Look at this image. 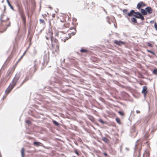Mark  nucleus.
I'll return each mask as SVG.
<instances>
[{"instance_id": "obj_30", "label": "nucleus", "mask_w": 157, "mask_h": 157, "mask_svg": "<svg viewBox=\"0 0 157 157\" xmlns=\"http://www.w3.org/2000/svg\"><path fill=\"white\" fill-rule=\"evenodd\" d=\"M40 23L44 24H45V23L44 20L43 19H40Z\"/></svg>"}, {"instance_id": "obj_31", "label": "nucleus", "mask_w": 157, "mask_h": 157, "mask_svg": "<svg viewBox=\"0 0 157 157\" xmlns=\"http://www.w3.org/2000/svg\"><path fill=\"white\" fill-rule=\"evenodd\" d=\"M98 121L102 124L104 123V122L101 119H99Z\"/></svg>"}, {"instance_id": "obj_27", "label": "nucleus", "mask_w": 157, "mask_h": 157, "mask_svg": "<svg viewBox=\"0 0 157 157\" xmlns=\"http://www.w3.org/2000/svg\"><path fill=\"white\" fill-rule=\"evenodd\" d=\"M74 152L75 153H76L77 155H79V154L77 150L76 149H75L74 151Z\"/></svg>"}, {"instance_id": "obj_19", "label": "nucleus", "mask_w": 157, "mask_h": 157, "mask_svg": "<svg viewBox=\"0 0 157 157\" xmlns=\"http://www.w3.org/2000/svg\"><path fill=\"white\" fill-rule=\"evenodd\" d=\"M131 20L132 22L135 23H137V20L134 17H132L131 19Z\"/></svg>"}, {"instance_id": "obj_43", "label": "nucleus", "mask_w": 157, "mask_h": 157, "mask_svg": "<svg viewBox=\"0 0 157 157\" xmlns=\"http://www.w3.org/2000/svg\"><path fill=\"white\" fill-rule=\"evenodd\" d=\"M151 22H154V21H151Z\"/></svg>"}, {"instance_id": "obj_32", "label": "nucleus", "mask_w": 157, "mask_h": 157, "mask_svg": "<svg viewBox=\"0 0 157 157\" xmlns=\"http://www.w3.org/2000/svg\"><path fill=\"white\" fill-rule=\"evenodd\" d=\"M118 113L122 116H123L124 115V113L121 111H119Z\"/></svg>"}, {"instance_id": "obj_15", "label": "nucleus", "mask_w": 157, "mask_h": 157, "mask_svg": "<svg viewBox=\"0 0 157 157\" xmlns=\"http://www.w3.org/2000/svg\"><path fill=\"white\" fill-rule=\"evenodd\" d=\"M136 12H135L134 10H131L130 12L128 14V16L129 17H131L132 16H133L134 15V13L135 14V13Z\"/></svg>"}, {"instance_id": "obj_37", "label": "nucleus", "mask_w": 157, "mask_h": 157, "mask_svg": "<svg viewBox=\"0 0 157 157\" xmlns=\"http://www.w3.org/2000/svg\"><path fill=\"white\" fill-rule=\"evenodd\" d=\"M55 15H56L55 14H52V17L54 18L55 17Z\"/></svg>"}, {"instance_id": "obj_4", "label": "nucleus", "mask_w": 157, "mask_h": 157, "mask_svg": "<svg viewBox=\"0 0 157 157\" xmlns=\"http://www.w3.org/2000/svg\"><path fill=\"white\" fill-rule=\"evenodd\" d=\"M153 12V9L150 7H147L145 8V9H141V13L144 15H147V13L148 14H151Z\"/></svg>"}, {"instance_id": "obj_26", "label": "nucleus", "mask_w": 157, "mask_h": 157, "mask_svg": "<svg viewBox=\"0 0 157 157\" xmlns=\"http://www.w3.org/2000/svg\"><path fill=\"white\" fill-rule=\"evenodd\" d=\"M153 73L154 74L157 75V69H154L153 71Z\"/></svg>"}, {"instance_id": "obj_21", "label": "nucleus", "mask_w": 157, "mask_h": 157, "mask_svg": "<svg viewBox=\"0 0 157 157\" xmlns=\"http://www.w3.org/2000/svg\"><path fill=\"white\" fill-rule=\"evenodd\" d=\"M80 52H88V51L86 49H82L80 50Z\"/></svg>"}, {"instance_id": "obj_11", "label": "nucleus", "mask_w": 157, "mask_h": 157, "mask_svg": "<svg viewBox=\"0 0 157 157\" xmlns=\"http://www.w3.org/2000/svg\"><path fill=\"white\" fill-rule=\"evenodd\" d=\"M34 66L33 67V72H35L37 70L38 67V64L36 60H35L34 62Z\"/></svg>"}, {"instance_id": "obj_10", "label": "nucleus", "mask_w": 157, "mask_h": 157, "mask_svg": "<svg viewBox=\"0 0 157 157\" xmlns=\"http://www.w3.org/2000/svg\"><path fill=\"white\" fill-rule=\"evenodd\" d=\"M147 89V87L146 86H144L143 87V90L141 91V93L142 94H143L144 97H146L147 94L148 92Z\"/></svg>"}, {"instance_id": "obj_45", "label": "nucleus", "mask_w": 157, "mask_h": 157, "mask_svg": "<svg viewBox=\"0 0 157 157\" xmlns=\"http://www.w3.org/2000/svg\"><path fill=\"white\" fill-rule=\"evenodd\" d=\"M76 157V156H73V157Z\"/></svg>"}, {"instance_id": "obj_41", "label": "nucleus", "mask_w": 157, "mask_h": 157, "mask_svg": "<svg viewBox=\"0 0 157 157\" xmlns=\"http://www.w3.org/2000/svg\"><path fill=\"white\" fill-rule=\"evenodd\" d=\"M68 38H67V39H66V40H64V42H65V41H66V40H68Z\"/></svg>"}, {"instance_id": "obj_13", "label": "nucleus", "mask_w": 157, "mask_h": 157, "mask_svg": "<svg viewBox=\"0 0 157 157\" xmlns=\"http://www.w3.org/2000/svg\"><path fill=\"white\" fill-rule=\"evenodd\" d=\"M114 43L120 46L121 45H124L125 44V43L124 42L122 41L121 40L118 41L115 40L114 41Z\"/></svg>"}, {"instance_id": "obj_22", "label": "nucleus", "mask_w": 157, "mask_h": 157, "mask_svg": "<svg viewBox=\"0 0 157 157\" xmlns=\"http://www.w3.org/2000/svg\"><path fill=\"white\" fill-rule=\"evenodd\" d=\"M52 122L53 123L56 125L58 126L59 125L58 123L55 120H53Z\"/></svg>"}, {"instance_id": "obj_16", "label": "nucleus", "mask_w": 157, "mask_h": 157, "mask_svg": "<svg viewBox=\"0 0 157 157\" xmlns=\"http://www.w3.org/2000/svg\"><path fill=\"white\" fill-rule=\"evenodd\" d=\"M21 153L22 157H24L25 155V149L24 148H23L21 149Z\"/></svg>"}, {"instance_id": "obj_9", "label": "nucleus", "mask_w": 157, "mask_h": 157, "mask_svg": "<svg viewBox=\"0 0 157 157\" xmlns=\"http://www.w3.org/2000/svg\"><path fill=\"white\" fill-rule=\"evenodd\" d=\"M52 35V32L49 31L47 33L46 35L45 36V37L47 40H49V39H51V40L52 37H53Z\"/></svg>"}, {"instance_id": "obj_14", "label": "nucleus", "mask_w": 157, "mask_h": 157, "mask_svg": "<svg viewBox=\"0 0 157 157\" xmlns=\"http://www.w3.org/2000/svg\"><path fill=\"white\" fill-rule=\"evenodd\" d=\"M12 73V70H9L7 72L6 76L7 78H9L11 76Z\"/></svg>"}, {"instance_id": "obj_20", "label": "nucleus", "mask_w": 157, "mask_h": 157, "mask_svg": "<svg viewBox=\"0 0 157 157\" xmlns=\"http://www.w3.org/2000/svg\"><path fill=\"white\" fill-rule=\"evenodd\" d=\"M102 140L105 142L106 143H107L108 142V139L105 137H104L102 138Z\"/></svg>"}, {"instance_id": "obj_42", "label": "nucleus", "mask_w": 157, "mask_h": 157, "mask_svg": "<svg viewBox=\"0 0 157 157\" xmlns=\"http://www.w3.org/2000/svg\"><path fill=\"white\" fill-rule=\"evenodd\" d=\"M71 36H69V38H71Z\"/></svg>"}, {"instance_id": "obj_25", "label": "nucleus", "mask_w": 157, "mask_h": 157, "mask_svg": "<svg viewBox=\"0 0 157 157\" xmlns=\"http://www.w3.org/2000/svg\"><path fill=\"white\" fill-rule=\"evenodd\" d=\"M147 51L151 53L153 55L155 56L156 55L155 53L152 51H151L149 50H147Z\"/></svg>"}, {"instance_id": "obj_36", "label": "nucleus", "mask_w": 157, "mask_h": 157, "mask_svg": "<svg viewBox=\"0 0 157 157\" xmlns=\"http://www.w3.org/2000/svg\"><path fill=\"white\" fill-rule=\"evenodd\" d=\"M8 4L11 7H12L11 5V4H10V3L9 2V1H8ZM11 8H13V7H11Z\"/></svg>"}, {"instance_id": "obj_46", "label": "nucleus", "mask_w": 157, "mask_h": 157, "mask_svg": "<svg viewBox=\"0 0 157 157\" xmlns=\"http://www.w3.org/2000/svg\"><path fill=\"white\" fill-rule=\"evenodd\" d=\"M140 84L141 85H142V83H140Z\"/></svg>"}, {"instance_id": "obj_17", "label": "nucleus", "mask_w": 157, "mask_h": 157, "mask_svg": "<svg viewBox=\"0 0 157 157\" xmlns=\"http://www.w3.org/2000/svg\"><path fill=\"white\" fill-rule=\"evenodd\" d=\"M33 144L36 146H40L41 144H42L41 143L39 142H33Z\"/></svg>"}, {"instance_id": "obj_12", "label": "nucleus", "mask_w": 157, "mask_h": 157, "mask_svg": "<svg viewBox=\"0 0 157 157\" xmlns=\"http://www.w3.org/2000/svg\"><path fill=\"white\" fill-rule=\"evenodd\" d=\"M4 16V15L3 14H1L0 16V20L2 22L1 23H6V21H8L9 20V18L8 17H7L6 20H4L3 19Z\"/></svg>"}, {"instance_id": "obj_5", "label": "nucleus", "mask_w": 157, "mask_h": 157, "mask_svg": "<svg viewBox=\"0 0 157 157\" xmlns=\"http://www.w3.org/2000/svg\"><path fill=\"white\" fill-rule=\"evenodd\" d=\"M59 25L62 29L68 28L70 26V23L68 22L67 23L64 20H63V21H61Z\"/></svg>"}, {"instance_id": "obj_1", "label": "nucleus", "mask_w": 157, "mask_h": 157, "mask_svg": "<svg viewBox=\"0 0 157 157\" xmlns=\"http://www.w3.org/2000/svg\"><path fill=\"white\" fill-rule=\"evenodd\" d=\"M17 6V7L19 13L22 19V22L24 26L25 27L26 26V18L24 13V10L21 4H18Z\"/></svg>"}, {"instance_id": "obj_7", "label": "nucleus", "mask_w": 157, "mask_h": 157, "mask_svg": "<svg viewBox=\"0 0 157 157\" xmlns=\"http://www.w3.org/2000/svg\"><path fill=\"white\" fill-rule=\"evenodd\" d=\"M6 29V23H1L0 24V33H3L5 31Z\"/></svg>"}, {"instance_id": "obj_3", "label": "nucleus", "mask_w": 157, "mask_h": 157, "mask_svg": "<svg viewBox=\"0 0 157 157\" xmlns=\"http://www.w3.org/2000/svg\"><path fill=\"white\" fill-rule=\"evenodd\" d=\"M18 80V78H17L16 77L14 78L11 83L10 84L8 87L5 91V93L6 94H8L11 92L16 85Z\"/></svg>"}, {"instance_id": "obj_18", "label": "nucleus", "mask_w": 157, "mask_h": 157, "mask_svg": "<svg viewBox=\"0 0 157 157\" xmlns=\"http://www.w3.org/2000/svg\"><path fill=\"white\" fill-rule=\"evenodd\" d=\"M29 79V76H26L25 78V79L23 81L22 83V84H24V83H25V82L27 81Z\"/></svg>"}, {"instance_id": "obj_35", "label": "nucleus", "mask_w": 157, "mask_h": 157, "mask_svg": "<svg viewBox=\"0 0 157 157\" xmlns=\"http://www.w3.org/2000/svg\"><path fill=\"white\" fill-rule=\"evenodd\" d=\"M22 56H21L20 58V59H19L18 61H17V63L21 60V59H22Z\"/></svg>"}, {"instance_id": "obj_8", "label": "nucleus", "mask_w": 157, "mask_h": 157, "mask_svg": "<svg viewBox=\"0 0 157 157\" xmlns=\"http://www.w3.org/2000/svg\"><path fill=\"white\" fill-rule=\"evenodd\" d=\"M146 6V4L143 2H140L137 5V8L139 10H140L141 8H143Z\"/></svg>"}, {"instance_id": "obj_44", "label": "nucleus", "mask_w": 157, "mask_h": 157, "mask_svg": "<svg viewBox=\"0 0 157 157\" xmlns=\"http://www.w3.org/2000/svg\"><path fill=\"white\" fill-rule=\"evenodd\" d=\"M27 14H28V15L29 16V13H28V12L27 13Z\"/></svg>"}, {"instance_id": "obj_24", "label": "nucleus", "mask_w": 157, "mask_h": 157, "mask_svg": "<svg viewBox=\"0 0 157 157\" xmlns=\"http://www.w3.org/2000/svg\"><path fill=\"white\" fill-rule=\"evenodd\" d=\"M116 121L117 122V123L118 124H120L121 123V121L120 119L119 118H117L116 119Z\"/></svg>"}, {"instance_id": "obj_6", "label": "nucleus", "mask_w": 157, "mask_h": 157, "mask_svg": "<svg viewBox=\"0 0 157 157\" xmlns=\"http://www.w3.org/2000/svg\"><path fill=\"white\" fill-rule=\"evenodd\" d=\"M143 15L141 13H140L139 12H136L135 13V14L133 15V16L136 18L140 19L143 21L144 20V18Z\"/></svg>"}, {"instance_id": "obj_28", "label": "nucleus", "mask_w": 157, "mask_h": 157, "mask_svg": "<svg viewBox=\"0 0 157 157\" xmlns=\"http://www.w3.org/2000/svg\"><path fill=\"white\" fill-rule=\"evenodd\" d=\"M154 27L156 30L157 31V24L156 22H154Z\"/></svg>"}, {"instance_id": "obj_39", "label": "nucleus", "mask_w": 157, "mask_h": 157, "mask_svg": "<svg viewBox=\"0 0 157 157\" xmlns=\"http://www.w3.org/2000/svg\"><path fill=\"white\" fill-rule=\"evenodd\" d=\"M104 155L105 156H107V154L106 153H103Z\"/></svg>"}, {"instance_id": "obj_29", "label": "nucleus", "mask_w": 157, "mask_h": 157, "mask_svg": "<svg viewBox=\"0 0 157 157\" xmlns=\"http://www.w3.org/2000/svg\"><path fill=\"white\" fill-rule=\"evenodd\" d=\"M147 46L151 47H152L153 46L152 44L149 42L147 43Z\"/></svg>"}, {"instance_id": "obj_34", "label": "nucleus", "mask_w": 157, "mask_h": 157, "mask_svg": "<svg viewBox=\"0 0 157 157\" xmlns=\"http://www.w3.org/2000/svg\"><path fill=\"white\" fill-rule=\"evenodd\" d=\"M75 26H76V25L75 24V25H74L73 27H71L70 28V29L71 30V29H74V28H75Z\"/></svg>"}, {"instance_id": "obj_38", "label": "nucleus", "mask_w": 157, "mask_h": 157, "mask_svg": "<svg viewBox=\"0 0 157 157\" xmlns=\"http://www.w3.org/2000/svg\"><path fill=\"white\" fill-rule=\"evenodd\" d=\"M136 112L137 113H140V111L139 110H137L136 111Z\"/></svg>"}, {"instance_id": "obj_2", "label": "nucleus", "mask_w": 157, "mask_h": 157, "mask_svg": "<svg viewBox=\"0 0 157 157\" xmlns=\"http://www.w3.org/2000/svg\"><path fill=\"white\" fill-rule=\"evenodd\" d=\"M51 40L52 47L51 49L54 53L59 51V44L58 40L55 38L52 37Z\"/></svg>"}, {"instance_id": "obj_23", "label": "nucleus", "mask_w": 157, "mask_h": 157, "mask_svg": "<svg viewBox=\"0 0 157 157\" xmlns=\"http://www.w3.org/2000/svg\"><path fill=\"white\" fill-rule=\"evenodd\" d=\"M128 10L127 9H124L123 10V12L125 14L128 15Z\"/></svg>"}, {"instance_id": "obj_33", "label": "nucleus", "mask_w": 157, "mask_h": 157, "mask_svg": "<svg viewBox=\"0 0 157 157\" xmlns=\"http://www.w3.org/2000/svg\"><path fill=\"white\" fill-rule=\"evenodd\" d=\"M25 122L28 124H30L31 121L29 120H26Z\"/></svg>"}, {"instance_id": "obj_40", "label": "nucleus", "mask_w": 157, "mask_h": 157, "mask_svg": "<svg viewBox=\"0 0 157 157\" xmlns=\"http://www.w3.org/2000/svg\"><path fill=\"white\" fill-rule=\"evenodd\" d=\"M75 33L74 32H72L71 33V34H72L73 35H74Z\"/></svg>"}]
</instances>
